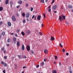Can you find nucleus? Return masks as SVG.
<instances>
[{"label":"nucleus","mask_w":73,"mask_h":73,"mask_svg":"<svg viewBox=\"0 0 73 73\" xmlns=\"http://www.w3.org/2000/svg\"><path fill=\"white\" fill-rule=\"evenodd\" d=\"M59 20H65V15L63 16V15H62V17L61 16H60L59 18Z\"/></svg>","instance_id":"1"},{"label":"nucleus","mask_w":73,"mask_h":73,"mask_svg":"<svg viewBox=\"0 0 73 73\" xmlns=\"http://www.w3.org/2000/svg\"><path fill=\"white\" fill-rule=\"evenodd\" d=\"M12 20H13V21H16V19L15 16H14V15H13L12 16Z\"/></svg>","instance_id":"2"},{"label":"nucleus","mask_w":73,"mask_h":73,"mask_svg":"<svg viewBox=\"0 0 73 73\" xmlns=\"http://www.w3.org/2000/svg\"><path fill=\"white\" fill-rule=\"evenodd\" d=\"M57 5H55L53 6L52 7V9L53 10H56L57 9Z\"/></svg>","instance_id":"3"},{"label":"nucleus","mask_w":73,"mask_h":73,"mask_svg":"<svg viewBox=\"0 0 73 73\" xmlns=\"http://www.w3.org/2000/svg\"><path fill=\"white\" fill-rule=\"evenodd\" d=\"M27 51H29V50H31L30 48V46L28 45L27 46Z\"/></svg>","instance_id":"4"},{"label":"nucleus","mask_w":73,"mask_h":73,"mask_svg":"<svg viewBox=\"0 0 73 73\" xmlns=\"http://www.w3.org/2000/svg\"><path fill=\"white\" fill-rule=\"evenodd\" d=\"M17 40L16 39V38H14L13 39V41L14 43V44H16V41Z\"/></svg>","instance_id":"5"},{"label":"nucleus","mask_w":73,"mask_h":73,"mask_svg":"<svg viewBox=\"0 0 73 73\" xmlns=\"http://www.w3.org/2000/svg\"><path fill=\"white\" fill-rule=\"evenodd\" d=\"M41 17V15H38L37 17V20H40Z\"/></svg>","instance_id":"6"},{"label":"nucleus","mask_w":73,"mask_h":73,"mask_svg":"<svg viewBox=\"0 0 73 73\" xmlns=\"http://www.w3.org/2000/svg\"><path fill=\"white\" fill-rule=\"evenodd\" d=\"M29 13H27L26 14V18H28V17H29Z\"/></svg>","instance_id":"7"},{"label":"nucleus","mask_w":73,"mask_h":73,"mask_svg":"<svg viewBox=\"0 0 73 73\" xmlns=\"http://www.w3.org/2000/svg\"><path fill=\"white\" fill-rule=\"evenodd\" d=\"M7 24L9 27H11L12 25L11 22H8Z\"/></svg>","instance_id":"8"},{"label":"nucleus","mask_w":73,"mask_h":73,"mask_svg":"<svg viewBox=\"0 0 73 73\" xmlns=\"http://www.w3.org/2000/svg\"><path fill=\"white\" fill-rule=\"evenodd\" d=\"M48 50L47 49L45 50L44 51V53L46 54L48 53Z\"/></svg>","instance_id":"9"},{"label":"nucleus","mask_w":73,"mask_h":73,"mask_svg":"<svg viewBox=\"0 0 73 73\" xmlns=\"http://www.w3.org/2000/svg\"><path fill=\"white\" fill-rule=\"evenodd\" d=\"M20 42H19V41H18L17 42V46H20Z\"/></svg>","instance_id":"10"},{"label":"nucleus","mask_w":73,"mask_h":73,"mask_svg":"<svg viewBox=\"0 0 73 73\" xmlns=\"http://www.w3.org/2000/svg\"><path fill=\"white\" fill-rule=\"evenodd\" d=\"M22 3H23L22 1H19L18 2V4H21Z\"/></svg>","instance_id":"11"},{"label":"nucleus","mask_w":73,"mask_h":73,"mask_svg":"<svg viewBox=\"0 0 73 73\" xmlns=\"http://www.w3.org/2000/svg\"><path fill=\"white\" fill-rule=\"evenodd\" d=\"M8 3H9V0H6L5 1V4L7 5V4H8Z\"/></svg>","instance_id":"12"},{"label":"nucleus","mask_w":73,"mask_h":73,"mask_svg":"<svg viewBox=\"0 0 73 73\" xmlns=\"http://www.w3.org/2000/svg\"><path fill=\"white\" fill-rule=\"evenodd\" d=\"M54 37H53V36H51V40H52L53 41H54Z\"/></svg>","instance_id":"13"},{"label":"nucleus","mask_w":73,"mask_h":73,"mask_svg":"<svg viewBox=\"0 0 73 73\" xmlns=\"http://www.w3.org/2000/svg\"><path fill=\"white\" fill-rule=\"evenodd\" d=\"M22 49L23 50H24L25 49V47H24V44H23L22 45Z\"/></svg>","instance_id":"14"},{"label":"nucleus","mask_w":73,"mask_h":73,"mask_svg":"<svg viewBox=\"0 0 73 73\" xmlns=\"http://www.w3.org/2000/svg\"><path fill=\"white\" fill-rule=\"evenodd\" d=\"M40 65L42 66L43 65H44V62H42L40 63Z\"/></svg>","instance_id":"15"},{"label":"nucleus","mask_w":73,"mask_h":73,"mask_svg":"<svg viewBox=\"0 0 73 73\" xmlns=\"http://www.w3.org/2000/svg\"><path fill=\"white\" fill-rule=\"evenodd\" d=\"M68 8H70V9H72L73 7H72V6L71 5H69L68 6Z\"/></svg>","instance_id":"16"},{"label":"nucleus","mask_w":73,"mask_h":73,"mask_svg":"<svg viewBox=\"0 0 73 73\" xmlns=\"http://www.w3.org/2000/svg\"><path fill=\"white\" fill-rule=\"evenodd\" d=\"M52 73H57V72L55 70H53L52 72Z\"/></svg>","instance_id":"17"},{"label":"nucleus","mask_w":73,"mask_h":73,"mask_svg":"<svg viewBox=\"0 0 73 73\" xmlns=\"http://www.w3.org/2000/svg\"><path fill=\"white\" fill-rule=\"evenodd\" d=\"M21 34L23 36H24L25 35V33L23 32H21Z\"/></svg>","instance_id":"18"},{"label":"nucleus","mask_w":73,"mask_h":73,"mask_svg":"<svg viewBox=\"0 0 73 73\" xmlns=\"http://www.w3.org/2000/svg\"><path fill=\"white\" fill-rule=\"evenodd\" d=\"M3 10V8L2 7H0V11H2Z\"/></svg>","instance_id":"19"},{"label":"nucleus","mask_w":73,"mask_h":73,"mask_svg":"<svg viewBox=\"0 0 73 73\" xmlns=\"http://www.w3.org/2000/svg\"><path fill=\"white\" fill-rule=\"evenodd\" d=\"M27 34H29V33H31V31L29 30H28L27 32Z\"/></svg>","instance_id":"20"},{"label":"nucleus","mask_w":73,"mask_h":73,"mask_svg":"<svg viewBox=\"0 0 73 73\" xmlns=\"http://www.w3.org/2000/svg\"><path fill=\"white\" fill-rule=\"evenodd\" d=\"M18 57L19 59H20L21 58V55H18Z\"/></svg>","instance_id":"21"},{"label":"nucleus","mask_w":73,"mask_h":73,"mask_svg":"<svg viewBox=\"0 0 73 73\" xmlns=\"http://www.w3.org/2000/svg\"><path fill=\"white\" fill-rule=\"evenodd\" d=\"M7 41L8 42H11V40L10 39V38H9L7 40Z\"/></svg>","instance_id":"22"},{"label":"nucleus","mask_w":73,"mask_h":73,"mask_svg":"<svg viewBox=\"0 0 73 73\" xmlns=\"http://www.w3.org/2000/svg\"><path fill=\"white\" fill-rule=\"evenodd\" d=\"M10 4L11 5V7H12V4H13V2L12 1H11L10 2Z\"/></svg>","instance_id":"23"},{"label":"nucleus","mask_w":73,"mask_h":73,"mask_svg":"<svg viewBox=\"0 0 73 73\" xmlns=\"http://www.w3.org/2000/svg\"><path fill=\"white\" fill-rule=\"evenodd\" d=\"M25 13H22V16L23 17H25Z\"/></svg>","instance_id":"24"},{"label":"nucleus","mask_w":73,"mask_h":73,"mask_svg":"<svg viewBox=\"0 0 73 73\" xmlns=\"http://www.w3.org/2000/svg\"><path fill=\"white\" fill-rule=\"evenodd\" d=\"M2 35H3V36H4V35H5V32H3L2 33Z\"/></svg>","instance_id":"25"},{"label":"nucleus","mask_w":73,"mask_h":73,"mask_svg":"<svg viewBox=\"0 0 73 73\" xmlns=\"http://www.w3.org/2000/svg\"><path fill=\"white\" fill-rule=\"evenodd\" d=\"M15 15L16 16H17V17H18L19 16V14L17 13H16Z\"/></svg>","instance_id":"26"},{"label":"nucleus","mask_w":73,"mask_h":73,"mask_svg":"<svg viewBox=\"0 0 73 73\" xmlns=\"http://www.w3.org/2000/svg\"><path fill=\"white\" fill-rule=\"evenodd\" d=\"M38 34L39 35V36H40V35H42V33L41 32H40L38 33Z\"/></svg>","instance_id":"27"},{"label":"nucleus","mask_w":73,"mask_h":73,"mask_svg":"<svg viewBox=\"0 0 73 73\" xmlns=\"http://www.w3.org/2000/svg\"><path fill=\"white\" fill-rule=\"evenodd\" d=\"M69 72L70 73H72V69H71V68L69 69Z\"/></svg>","instance_id":"28"},{"label":"nucleus","mask_w":73,"mask_h":73,"mask_svg":"<svg viewBox=\"0 0 73 73\" xmlns=\"http://www.w3.org/2000/svg\"><path fill=\"white\" fill-rule=\"evenodd\" d=\"M23 58H27V56L25 55L23 56Z\"/></svg>","instance_id":"29"},{"label":"nucleus","mask_w":73,"mask_h":73,"mask_svg":"<svg viewBox=\"0 0 73 73\" xmlns=\"http://www.w3.org/2000/svg\"><path fill=\"white\" fill-rule=\"evenodd\" d=\"M59 45L61 47V48H62V47H63V46H62V45L61 44V43H60Z\"/></svg>","instance_id":"30"},{"label":"nucleus","mask_w":73,"mask_h":73,"mask_svg":"<svg viewBox=\"0 0 73 73\" xmlns=\"http://www.w3.org/2000/svg\"><path fill=\"white\" fill-rule=\"evenodd\" d=\"M20 32V29H18L17 31V33H19Z\"/></svg>","instance_id":"31"},{"label":"nucleus","mask_w":73,"mask_h":73,"mask_svg":"<svg viewBox=\"0 0 73 73\" xmlns=\"http://www.w3.org/2000/svg\"><path fill=\"white\" fill-rule=\"evenodd\" d=\"M40 1L42 3H44V0H40Z\"/></svg>","instance_id":"32"},{"label":"nucleus","mask_w":73,"mask_h":73,"mask_svg":"<svg viewBox=\"0 0 73 73\" xmlns=\"http://www.w3.org/2000/svg\"><path fill=\"white\" fill-rule=\"evenodd\" d=\"M4 58L5 60H6L7 58V56H5L4 57Z\"/></svg>","instance_id":"33"},{"label":"nucleus","mask_w":73,"mask_h":73,"mask_svg":"<svg viewBox=\"0 0 73 73\" xmlns=\"http://www.w3.org/2000/svg\"><path fill=\"white\" fill-rule=\"evenodd\" d=\"M25 22H26V21H25V20L24 19V20H23V23H25Z\"/></svg>","instance_id":"34"},{"label":"nucleus","mask_w":73,"mask_h":73,"mask_svg":"<svg viewBox=\"0 0 73 73\" xmlns=\"http://www.w3.org/2000/svg\"><path fill=\"white\" fill-rule=\"evenodd\" d=\"M31 53H32V54H33V53H34V52H33V51L31 50Z\"/></svg>","instance_id":"35"},{"label":"nucleus","mask_w":73,"mask_h":73,"mask_svg":"<svg viewBox=\"0 0 73 73\" xmlns=\"http://www.w3.org/2000/svg\"><path fill=\"white\" fill-rule=\"evenodd\" d=\"M57 56H55V60H57Z\"/></svg>","instance_id":"36"},{"label":"nucleus","mask_w":73,"mask_h":73,"mask_svg":"<svg viewBox=\"0 0 73 73\" xmlns=\"http://www.w3.org/2000/svg\"><path fill=\"white\" fill-rule=\"evenodd\" d=\"M4 66H7V65L5 64V63H4Z\"/></svg>","instance_id":"37"},{"label":"nucleus","mask_w":73,"mask_h":73,"mask_svg":"<svg viewBox=\"0 0 73 73\" xmlns=\"http://www.w3.org/2000/svg\"><path fill=\"white\" fill-rule=\"evenodd\" d=\"M2 50H4V47H3L1 49Z\"/></svg>","instance_id":"38"},{"label":"nucleus","mask_w":73,"mask_h":73,"mask_svg":"<svg viewBox=\"0 0 73 73\" xmlns=\"http://www.w3.org/2000/svg\"><path fill=\"white\" fill-rule=\"evenodd\" d=\"M3 24V22L2 21H1L0 22V25H2V24Z\"/></svg>","instance_id":"39"},{"label":"nucleus","mask_w":73,"mask_h":73,"mask_svg":"<svg viewBox=\"0 0 73 73\" xmlns=\"http://www.w3.org/2000/svg\"><path fill=\"white\" fill-rule=\"evenodd\" d=\"M62 51L63 52H65V50L64 49H63L62 50Z\"/></svg>","instance_id":"40"},{"label":"nucleus","mask_w":73,"mask_h":73,"mask_svg":"<svg viewBox=\"0 0 73 73\" xmlns=\"http://www.w3.org/2000/svg\"><path fill=\"white\" fill-rule=\"evenodd\" d=\"M35 15H33L32 17V19H34V18H35Z\"/></svg>","instance_id":"41"},{"label":"nucleus","mask_w":73,"mask_h":73,"mask_svg":"<svg viewBox=\"0 0 73 73\" xmlns=\"http://www.w3.org/2000/svg\"><path fill=\"white\" fill-rule=\"evenodd\" d=\"M43 15L44 18H46L45 15V14H43Z\"/></svg>","instance_id":"42"},{"label":"nucleus","mask_w":73,"mask_h":73,"mask_svg":"<svg viewBox=\"0 0 73 73\" xmlns=\"http://www.w3.org/2000/svg\"><path fill=\"white\" fill-rule=\"evenodd\" d=\"M33 8H31V11H33Z\"/></svg>","instance_id":"43"},{"label":"nucleus","mask_w":73,"mask_h":73,"mask_svg":"<svg viewBox=\"0 0 73 73\" xmlns=\"http://www.w3.org/2000/svg\"><path fill=\"white\" fill-rule=\"evenodd\" d=\"M54 3V0H52V2L51 4H53V3Z\"/></svg>","instance_id":"44"},{"label":"nucleus","mask_w":73,"mask_h":73,"mask_svg":"<svg viewBox=\"0 0 73 73\" xmlns=\"http://www.w3.org/2000/svg\"><path fill=\"white\" fill-rule=\"evenodd\" d=\"M28 5H29L27 3L26 5V7H28Z\"/></svg>","instance_id":"45"},{"label":"nucleus","mask_w":73,"mask_h":73,"mask_svg":"<svg viewBox=\"0 0 73 73\" xmlns=\"http://www.w3.org/2000/svg\"><path fill=\"white\" fill-rule=\"evenodd\" d=\"M20 6V5L17 6V8H19Z\"/></svg>","instance_id":"46"},{"label":"nucleus","mask_w":73,"mask_h":73,"mask_svg":"<svg viewBox=\"0 0 73 73\" xmlns=\"http://www.w3.org/2000/svg\"><path fill=\"white\" fill-rule=\"evenodd\" d=\"M66 23L68 25L69 24V23H68V22H67V21H66Z\"/></svg>","instance_id":"47"},{"label":"nucleus","mask_w":73,"mask_h":73,"mask_svg":"<svg viewBox=\"0 0 73 73\" xmlns=\"http://www.w3.org/2000/svg\"><path fill=\"white\" fill-rule=\"evenodd\" d=\"M48 11L49 12H50L51 11V9L50 8L49 9Z\"/></svg>","instance_id":"48"},{"label":"nucleus","mask_w":73,"mask_h":73,"mask_svg":"<svg viewBox=\"0 0 73 73\" xmlns=\"http://www.w3.org/2000/svg\"><path fill=\"white\" fill-rule=\"evenodd\" d=\"M9 46V44H7V47H8V46Z\"/></svg>","instance_id":"49"},{"label":"nucleus","mask_w":73,"mask_h":73,"mask_svg":"<svg viewBox=\"0 0 73 73\" xmlns=\"http://www.w3.org/2000/svg\"><path fill=\"white\" fill-rule=\"evenodd\" d=\"M44 62L46 61V58L44 59Z\"/></svg>","instance_id":"50"},{"label":"nucleus","mask_w":73,"mask_h":73,"mask_svg":"<svg viewBox=\"0 0 73 73\" xmlns=\"http://www.w3.org/2000/svg\"><path fill=\"white\" fill-rule=\"evenodd\" d=\"M66 56H69V53H66Z\"/></svg>","instance_id":"51"},{"label":"nucleus","mask_w":73,"mask_h":73,"mask_svg":"<svg viewBox=\"0 0 73 73\" xmlns=\"http://www.w3.org/2000/svg\"><path fill=\"white\" fill-rule=\"evenodd\" d=\"M3 73H5V70H3Z\"/></svg>","instance_id":"52"},{"label":"nucleus","mask_w":73,"mask_h":73,"mask_svg":"<svg viewBox=\"0 0 73 73\" xmlns=\"http://www.w3.org/2000/svg\"><path fill=\"white\" fill-rule=\"evenodd\" d=\"M38 67H39V65H37L36 66V68H38Z\"/></svg>","instance_id":"53"},{"label":"nucleus","mask_w":73,"mask_h":73,"mask_svg":"<svg viewBox=\"0 0 73 73\" xmlns=\"http://www.w3.org/2000/svg\"><path fill=\"white\" fill-rule=\"evenodd\" d=\"M1 63L2 64H4V63L3 62H1Z\"/></svg>","instance_id":"54"},{"label":"nucleus","mask_w":73,"mask_h":73,"mask_svg":"<svg viewBox=\"0 0 73 73\" xmlns=\"http://www.w3.org/2000/svg\"><path fill=\"white\" fill-rule=\"evenodd\" d=\"M2 36L1 35H0V40Z\"/></svg>","instance_id":"55"},{"label":"nucleus","mask_w":73,"mask_h":73,"mask_svg":"<svg viewBox=\"0 0 73 73\" xmlns=\"http://www.w3.org/2000/svg\"><path fill=\"white\" fill-rule=\"evenodd\" d=\"M15 66H16V67H17V64H15Z\"/></svg>","instance_id":"56"},{"label":"nucleus","mask_w":73,"mask_h":73,"mask_svg":"<svg viewBox=\"0 0 73 73\" xmlns=\"http://www.w3.org/2000/svg\"><path fill=\"white\" fill-rule=\"evenodd\" d=\"M26 68V66H24L23 67V69H24V68Z\"/></svg>","instance_id":"57"},{"label":"nucleus","mask_w":73,"mask_h":73,"mask_svg":"<svg viewBox=\"0 0 73 73\" xmlns=\"http://www.w3.org/2000/svg\"><path fill=\"white\" fill-rule=\"evenodd\" d=\"M42 27H44V25L43 24H42Z\"/></svg>","instance_id":"58"},{"label":"nucleus","mask_w":73,"mask_h":73,"mask_svg":"<svg viewBox=\"0 0 73 73\" xmlns=\"http://www.w3.org/2000/svg\"><path fill=\"white\" fill-rule=\"evenodd\" d=\"M5 52H6V51L5 50H4V53H5Z\"/></svg>","instance_id":"59"},{"label":"nucleus","mask_w":73,"mask_h":73,"mask_svg":"<svg viewBox=\"0 0 73 73\" xmlns=\"http://www.w3.org/2000/svg\"><path fill=\"white\" fill-rule=\"evenodd\" d=\"M27 21H29V19H28L27 18Z\"/></svg>","instance_id":"60"},{"label":"nucleus","mask_w":73,"mask_h":73,"mask_svg":"<svg viewBox=\"0 0 73 73\" xmlns=\"http://www.w3.org/2000/svg\"><path fill=\"white\" fill-rule=\"evenodd\" d=\"M47 2H48V0H45V2L46 3H47Z\"/></svg>","instance_id":"61"},{"label":"nucleus","mask_w":73,"mask_h":73,"mask_svg":"<svg viewBox=\"0 0 73 73\" xmlns=\"http://www.w3.org/2000/svg\"><path fill=\"white\" fill-rule=\"evenodd\" d=\"M50 7H51V5H50L48 7V8H50Z\"/></svg>","instance_id":"62"},{"label":"nucleus","mask_w":73,"mask_h":73,"mask_svg":"<svg viewBox=\"0 0 73 73\" xmlns=\"http://www.w3.org/2000/svg\"><path fill=\"white\" fill-rule=\"evenodd\" d=\"M11 35H13V33H11Z\"/></svg>","instance_id":"63"},{"label":"nucleus","mask_w":73,"mask_h":73,"mask_svg":"<svg viewBox=\"0 0 73 73\" xmlns=\"http://www.w3.org/2000/svg\"><path fill=\"white\" fill-rule=\"evenodd\" d=\"M71 12H73V9H72V10H71Z\"/></svg>","instance_id":"64"}]
</instances>
